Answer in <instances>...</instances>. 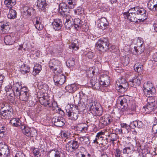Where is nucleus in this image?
<instances>
[{"mask_svg":"<svg viewBox=\"0 0 157 157\" xmlns=\"http://www.w3.org/2000/svg\"><path fill=\"white\" fill-rule=\"evenodd\" d=\"M39 101L41 105L44 106L52 108L54 112L61 113V115L64 113L63 110L58 107L56 102L53 100H51L48 97L43 96L40 97Z\"/></svg>","mask_w":157,"mask_h":157,"instance_id":"obj_1","label":"nucleus"},{"mask_svg":"<svg viewBox=\"0 0 157 157\" xmlns=\"http://www.w3.org/2000/svg\"><path fill=\"white\" fill-rule=\"evenodd\" d=\"M115 87L119 92L124 93L128 88V84L124 78H119L116 82Z\"/></svg>","mask_w":157,"mask_h":157,"instance_id":"obj_2","label":"nucleus"},{"mask_svg":"<svg viewBox=\"0 0 157 157\" xmlns=\"http://www.w3.org/2000/svg\"><path fill=\"white\" fill-rule=\"evenodd\" d=\"M53 80L56 85H62L66 82V76L61 71H57L53 77Z\"/></svg>","mask_w":157,"mask_h":157,"instance_id":"obj_3","label":"nucleus"},{"mask_svg":"<svg viewBox=\"0 0 157 157\" xmlns=\"http://www.w3.org/2000/svg\"><path fill=\"white\" fill-rule=\"evenodd\" d=\"M12 89L14 94L17 95L22 94L29 93L28 88L25 86L22 87L19 82L14 84Z\"/></svg>","mask_w":157,"mask_h":157,"instance_id":"obj_4","label":"nucleus"},{"mask_svg":"<svg viewBox=\"0 0 157 157\" xmlns=\"http://www.w3.org/2000/svg\"><path fill=\"white\" fill-rule=\"evenodd\" d=\"M96 46L99 51H105L109 49V43L106 38L100 39L96 44Z\"/></svg>","mask_w":157,"mask_h":157,"instance_id":"obj_5","label":"nucleus"},{"mask_svg":"<svg viewBox=\"0 0 157 157\" xmlns=\"http://www.w3.org/2000/svg\"><path fill=\"white\" fill-rule=\"evenodd\" d=\"M135 11L132 8L130 9L128 12H124V18L127 19L131 22L137 23L139 22L138 19L136 17V14Z\"/></svg>","mask_w":157,"mask_h":157,"instance_id":"obj_6","label":"nucleus"},{"mask_svg":"<svg viewBox=\"0 0 157 157\" xmlns=\"http://www.w3.org/2000/svg\"><path fill=\"white\" fill-rule=\"evenodd\" d=\"M99 81L100 86H102V90L105 91V88L108 86L110 83L109 77L105 75H101L100 77Z\"/></svg>","mask_w":157,"mask_h":157,"instance_id":"obj_7","label":"nucleus"},{"mask_svg":"<svg viewBox=\"0 0 157 157\" xmlns=\"http://www.w3.org/2000/svg\"><path fill=\"white\" fill-rule=\"evenodd\" d=\"M60 62L57 59H52L49 63L50 69L54 71H59L61 70V67Z\"/></svg>","mask_w":157,"mask_h":157,"instance_id":"obj_8","label":"nucleus"},{"mask_svg":"<svg viewBox=\"0 0 157 157\" xmlns=\"http://www.w3.org/2000/svg\"><path fill=\"white\" fill-rule=\"evenodd\" d=\"M89 105L90 111L95 113L97 116H100L101 115L102 112L101 110V107L99 103H90L89 104Z\"/></svg>","mask_w":157,"mask_h":157,"instance_id":"obj_9","label":"nucleus"},{"mask_svg":"<svg viewBox=\"0 0 157 157\" xmlns=\"http://www.w3.org/2000/svg\"><path fill=\"white\" fill-rule=\"evenodd\" d=\"M155 103L154 100L152 99L151 102H148L146 105L143 106L142 110L145 113H149L152 111L155 107Z\"/></svg>","mask_w":157,"mask_h":157,"instance_id":"obj_10","label":"nucleus"},{"mask_svg":"<svg viewBox=\"0 0 157 157\" xmlns=\"http://www.w3.org/2000/svg\"><path fill=\"white\" fill-rule=\"evenodd\" d=\"M67 115L69 119L72 121H75L78 117L79 111L77 109H75L72 111V109L70 108V109H66Z\"/></svg>","mask_w":157,"mask_h":157,"instance_id":"obj_11","label":"nucleus"},{"mask_svg":"<svg viewBox=\"0 0 157 157\" xmlns=\"http://www.w3.org/2000/svg\"><path fill=\"white\" fill-rule=\"evenodd\" d=\"M142 78V76L141 74L135 75L132 78L130 79V84L132 86H139L141 83Z\"/></svg>","mask_w":157,"mask_h":157,"instance_id":"obj_12","label":"nucleus"},{"mask_svg":"<svg viewBox=\"0 0 157 157\" xmlns=\"http://www.w3.org/2000/svg\"><path fill=\"white\" fill-rule=\"evenodd\" d=\"M132 10H135L138 15H140L142 17L141 19H138L139 22H142L146 18V11L144 9H139L138 7H136L132 8Z\"/></svg>","mask_w":157,"mask_h":157,"instance_id":"obj_13","label":"nucleus"},{"mask_svg":"<svg viewBox=\"0 0 157 157\" xmlns=\"http://www.w3.org/2000/svg\"><path fill=\"white\" fill-rule=\"evenodd\" d=\"M144 91L145 94L149 95L153 94L155 92V89L153 87L152 84L151 83L147 82L144 83Z\"/></svg>","mask_w":157,"mask_h":157,"instance_id":"obj_14","label":"nucleus"},{"mask_svg":"<svg viewBox=\"0 0 157 157\" xmlns=\"http://www.w3.org/2000/svg\"><path fill=\"white\" fill-rule=\"evenodd\" d=\"M97 26L99 29L105 30L108 26L109 23L106 19L105 17H102L97 20Z\"/></svg>","mask_w":157,"mask_h":157,"instance_id":"obj_15","label":"nucleus"},{"mask_svg":"<svg viewBox=\"0 0 157 157\" xmlns=\"http://www.w3.org/2000/svg\"><path fill=\"white\" fill-rule=\"evenodd\" d=\"M52 121L55 125L57 127H62L64 125L65 123L64 119L61 117H53Z\"/></svg>","mask_w":157,"mask_h":157,"instance_id":"obj_16","label":"nucleus"},{"mask_svg":"<svg viewBox=\"0 0 157 157\" xmlns=\"http://www.w3.org/2000/svg\"><path fill=\"white\" fill-rule=\"evenodd\" d=\"M12 114L11 108H8L6 110L4 109L2 111L1 110L0 112V115L3 119L9 118L11 117Z\"/></svg>","mask_w":157,"mask_h":157,"instance_id":"obj_17","label":"nucleus"},{"mask_svg":"<svg viewBox=\"0 0 157 157\" xmlns=\"http://www.w3.org/2000/svg\"><path fill=\"white\" fill-rule=\"evenodd\" d=\"M147 6L151 11L157 12V0H150L147 3Z\"/></svg>","mask_w":157,"mask_h":157,"instance_id":"obj_18","label":"nucleus"},{"mask_svg":"<svg viewBox=\"0 0 157 157\" xmlns=\"http://www.w3.org/2000/svg\"><path fill=\"white\" fill-rule=\"evenodd\" d=\"M0 144V156L3 155L4 157H8L10 154V150L7 145Z\"/></svg>","mask_w":157,"mask_h":157,"instance_id":"obj_19","label":"nucleus"},{"mask_svg":"<svg viewBox=\"0 0 157 157\" xmlns=\"http://www.w3.org/2000/svg\"><path fill=\"white\" fill-rule=\"evenodd\" d=\"M79 85L76 83L69 85L65 87L66 91L69 93H73L79 88Z\"/></svg>","mask_w":157,"mask_h":157,"instance_id":"obj_20","label":"nucleus"},{"mask_svg":"<svg viewBox=\"0 0 157 157\" xmlns=\"http://www.w3.org/2000/svg\"><path fill=\"white\" fill-rule=\"evenodd\" d=\"M23 133L25 135L28 136H33L34 135H36V131L35 129H32L31 130L30 128L29 127H25L23 131Z\"/></svg>","mask_w":157,"mask_h":157,"instance_id":"obj_21","label":"nucleus"},{"mask_svg":"<svg viewBox=\"0 0 157 157\" xmlns=\"http://www.w3.org/2000/svg\"><path fill=\"white\" fill-rule=\"evenodd\" d=\"M33 22L35 28L38 30H41L43 28L41 20L40 17H37L33 19Z\"/></svg>","mask_w":157,"mask_h":157,"instance_id":"obj_22","label":"nucleus"},{"mask_svg":"<svg viewBox=\"0 0 157 157\" xmlns=\"http://www.w3.org/2000/svg\"><path fill=\"white\" fill-rule=\"evenodd\" d=\"M91 86L94 89L102 90V86H100L99 81L97 82V79L95 78H93L90 81Z\"/></svg>","mask_w":157,"mask_h":157,"instance_id":"obj_23","label":"nucleus"},{"mask_svg":"<svg viewBox=\"0 0 157 157\" xmlns=\"http://www.w3.org/2000/svg\"><path fill=\"white\" fill-rule=\"evenodd\" d=\"M17 40L15 39L14 36L12 37L10 35L6 36L4 38V42L6 45H12L15 42H17Z\"/></svg>","mask_w":157,"mask_h":157,"instance_id":"obj_24","label":"nucleus"},{"mask_svg":"<svg viewBox=\"0 0 157 157\" xmlns=\"http://www.w3.org/2000/svg\"><path fill=\"white\" fill-rule=\"evenodd\" d=\"M117 102L120 104L122 108H125L127 106V100L123 96H119L117 99Z\"/></svg>","mask_w":157,"mask_h":157,"instance_id":"obj_25","label":"nucleus"},{"mask_svg":"<svg viewBox=\"0 0 157 157\" xmlns=\"http://www.w3.org/2000/svg\"><path fill=\"white\" fill-rule=\"evenodd\" d=\"M73 25L74 30L77 31L82 26V29H84L83 26L84 24L82 25V24L81 23V20L78 18H75L73 21Z\"/></svg>","mask_w":157,"mask_h":157,"instance_id":"obj_26","label":"nucleus"},{"mask_svg":"<svg viewBox=\"0 0 157 157\" xmlns=\"http://www.w3.org/2000/svg\"><path fill=\"white\" fill-rule=\"evenodd\" d=\"M0 27L3 33L8 32L10 29L9 23L5 21L0 22Z\"/></svg>","mask_w":157,"mask_h":157,"instance_id":"obj_27","label":"nucleus"},{"mask_svg":"<svg viewBox=\"0 0 157 157\" xmlns=\"http://www.w3.org/2000/svg\"><path fill=\"white\" fill-rule=\"evenodd\" d=\"M144 46L141 44H140V46L137 47L134 46L132 51L133 54L136 55L137 54H141L144 52Z\"/></svg>","mask_w":157,"mask_h":157,"instance_id":"obj_28","label":"nucleus"},{"mask_svg":"<svg viewBox=\"0 0 157 157\" xmlns=\"http://www.w3.org/2000/svg\"><path fill=\"white\" fill-rule=\"evenodd\" d=\"M53 28L55 30L60 29L61 27L62 22L59 19L55 20L52 23Z\"/></svg>","mask_w":157,"mask_h":157,"instance_id":"obj_29","label":"nucleus"},{"mask_svg":"<svg viewBox=\"0 0 157 157\" xmlns=\"http://www.w3.org/2000/svg\"><path fill=\"white\" fill-rule=\"evenodd\" d=\"M61 153L57 150H52L48 152L47 157H60Z\"/></svg>","mask_w":157,"mask_h":157,"instance_id":"obj_30","label":"nucleus"},{"mask_svg":"<svg viewBox=\"0 0 157 157\" xmlns=\"http://www.w3.org/2000/svg\"><path fill=\"white\" fill-rule=\"evenodd\" d=\"M101 119L100 122L104 125H107L109 124L112 121V119L110 116L109 115H106L104 117H101Z\"/></svg>","mask_w":157,"mask_h":157,"instance_id":"obj_31","label":"nucleus"},{"mask_svg":"<svg viewBox=\"0 0 157 157\" xmlns=\"http://www.w3.org/2000/svg\"><path fill=\"white\" fill-rule=\"evenodd\" d=\"M134 146L132 144H129V146L126 147L123 149V153L124 154H129L132 152L134 151Z\"/></svg>","mask_w":157,"mask_h":157,"instance_id":"obj_32","label":"nucleus"},{"mask_svg":"<svg viewBox=\"0 0 157 157\" xmlns=\"http://www.w3.org/2000/svg\"><path fill=\"white\" fill-rule=\"evenodd\" d=\"M37 6L39 9L41 10H44L46 6V0H37Z\"/></svg>","mask_w":157,"mask_h":157,"instance_id":"obj_33","label":"nucleus"},{"mask_svg":"<svg viewBox=\"0 0 157 157\" xmlns=\"http://www.w3.org/2000/svg\"><path fill=\"white\" fill-rule=\"evenodd\" d=\"M59 11L62 12L63 13H62V14L65 13L66 12L67 8H68V5L67 3H65L63 2H62L59 3Z\"/></svg>","mask_w":157,"mask_h":157,"instance_id":"obj_34","label":"nucleus"},{"mask_svg":"<svg viewBox=\"0 0 157 157\" xmlns=\"http://www.w3.org/2000/svg\"><path fill=\"white\" fill-rule=\"evenodd\" d=\"M17 17V12L15 10L10 8L8 14V18L10 19H14Z\"/></svg>","mask_w":157,"mask_h":157,"instance_id":"obj_35","label":"nucleus"},{"mask_svg":"<svg viewBox=\"0 0 157 157\" xmlns=\"http://www.w3.org/2000/svg\"><path fill=\"white\" fill-rule=\"evenodd\" d=\"M77 139L82 144H88L90 143L89 139L87 136H78Z\"/></svg>","mask_w":157,"mask_h":157,"instance_id":"obj_36","label":"nucleus"},{"mask_svg":"<svg viewBox=\"0 0 157 157\" xmlns=\"http://www.w3.org/2000/svg\"><path fill=\"white\" fill-rule=\"evenodd\" d=\"M69 9H73L76 5V0H65Z\"/></svg>","mask_w":157,"mask_h":157,"instance_id":"obj_37","label":"nucleus"},{"mask_svg":"<svg viewBox=\"0 0 157 157\" xmlns=\"http://www.w3.org/2000/svg\"><path fill=\"white\" fill-rule=\"evenodd\" d=\"M41 70V65L38 64H36L33 67L32 74L34 75H36L39 73Z\"/></svg>","mask_w":157,"mask_h":157,"instance_id":"obj_38","label":"nucleus"},{"mask_svg":"<svg viewBox=\"0 0 157 157\" xmlns=\"http://www.w3.org/2000/svg\"><path fill=\"white\" fill-rule=\"evenodd\" d=\"M10 123L16 127L19 126L21 124V121L18 118H13L10 121Z\"/></svg>","mask_w":157,"mask_h":157,"instance_id":"obj_39","label":"nucleus"},{"mask_svg":"<svg viewBox=\"0 0 157 157\" xmlns=\"http://www.w3.org/2000/svg\"><path fill=\"white\" fill-rule=\"evenodd\" d=\"M78 128L79 130L83 133L86 132L87 130V125L84 123H81L78 124Z\"/></svg>","mask_w":157,"mask_h":157,"instance_id":"obj_40","label":"nucleus"},{"mask_svg":"<svg viewBox=\"0 0 157 157\" xmlns=\"http://www.w3.org/2000/svg\"><path fill=\"white\" fill-rule=\"evenodd\" d=\"M70 49L76 51L79 49V45L78 41L75 40L72 41L71 44L69 46Z\"/></svg>","mask_w":157,"mask_h":157,"instance_id":"obj_41","label":"nucleus"},{"mask_svg":"<svg viewBox=\"0 0 157 157\" xmlns=\"http://www.w3.org/2000/svg\"><path fill=\"white\" fill-rule=\"evenodd\" d=\"M16 3V0H5L4 1L5 4L7 7L10 9Z\"/></svg>","mask_w":157,"mask_h":157,"instance_id":"obj_42","label":"nucleus"},{"mask_svg":"<svg viewBox=\"0 0 157 157\" xmlns=\"http://www.w3.org/2000/svg\"><path fill=\"white\" fill-rule=\"evenodd\" d=\"M18 96H19V98L21 100L25 101H28L30 97L29 93L21 94Z\"/></svg>","mask_w":157,"mask_h":157,"instance_id":"obj_43","label":"nucleus"},{"mask_svg":"<svg viewBox=\"0 0 157 157\" xmlns=\"http://www.w3.org/2000/svg\"><path fill=\"white\" fill-rule=\"evenodd\" d=\"M65 28L67 30H74L73 21L64 22Z\"/></svg>","mask_w":157,"mask_h":157,"instance_id":"obj_44","label":"nucleus"},{"mask_svg":"<svg viewBox=\"0 0 157 157\" xmlns=\"http://www.w3.org/2000/svg\"><path fill=\"white\" fill-rule=\"evenodd\" d=\"M30 67L26 64H23L21 67V71L22 73L24 74L26 73L29 71Z\"/></svg>","mask_w":157,"mask_h":157,"instance_id":"obj_45","label":"nucleus"},{"mask_svg":"<svg viewBox=\"0 0 157 157\" xmlns=\"http://www.w3.org/2000/svg\"><path fill=\"white\" fill-rule=\"evenodd\" d=\"M63 21L65 22H68L71 21H73L72 17L69 14L66 13L64 14Z\"/></svg>","mask_w":157,"mask_h":157,"instance_id":"obj_46","label":"nucleus"},{"mask_svg":"<svg viewBox=\"0 0 157 157\" xmlns=\"http://www.w3.org/2000/svg\"><path fill=\"white\" fill-rule=\"evenodd\" d=\"M132 124L134 126L136 127L137 126L139 128H141L143 125V124L142 121H133Z\"/></svg>","mask_w":157,"mask_h":157,"instance_id":"obj_47","label":"nucleus"},{"mask_svg":"<svg viewBox=\"0 0 157 157\" xmlns=\"http://www.w3.org/2000/svg\"><path fill=\"white\" fill-rule=\"evenodd\" d=\"M138 63L136 64L134 67V69L135 71L140 73L142 72L143 68L142 66L141 65H138Z\"/></svg>","mask_w":157,"mask_h":157,"instance_id":"obj_48","label":"nucleus"},{"mask_svg":"<svg viewBox=\"0 0 157 157\" xmlns=\"http://www.w3.org/2000/svg\"><path fill=\"white\" fill-rule=\"evenodd\" d=\"M75 63V59L73 58H71L68 59L66 63L67 66L68 67H73Z\"/></svg>","mask_w":157,"mask_h":157,"instance_id":"obj_49","label":"nucleus"},{"mask_svg":"<svg viewBox=\"0 0 157 157\" xmlns=\"http://www.w3.org/2000/svg\"><path fill=\"white\" fill-rule=\"evenodd\" d=\"M6 128L2 125H0V137H3L5 134Z\"/></svg>","mask_w":157,"mask_h":157,"instance_id":"obj_50","label":"nucleus"},{"mask_svg":"<svg viewBox=\"0 0 157 157\" xmlns=\"http://www.w3.org/2000/svg\"><path fill=\"white\" fill-rule=\"evenodd\" d=\"M0 108L6 110L8 108H11V107L8 104L3 102L0 104Z\"/></svg>","mask_w":157,"mask_h":157,"instance_id":"obj_51","label":"nucleus"},{"mask_svg":"<svg viewBox=\"0 0 157 157\" xmlns=\"http://www.w3.org/2000/svg\"><path fill=\"white\" fill-rule=\"evenodd\" d=\"M83 12V10L81 7H78L76 8V9L74 10L75 14L77 15L82 14Z\"/></svg>","mask_w":157,"mask_h":157,"instance_id":"obj_52","label":"nucleus"},{"mask_svg":"<svg viewBox=\"0 0 157 157\" xmlns=\"http://www.w3.org/2000/svg\"><path fill=\"white\" fill-rule=\"evenodd\" d=\"M70 133L68 131H63L61 132V135L62 137L68 138L70 136Z\"/></svg>","mask_w":157,"mask_h":157,"instance_id":"obj_53","label":"nucleus"},{"mask_svg":"<svg viewBox=\"0 0 157 157\" xmlns=\"http://www.w3.org/2000/svg\"><path fill=\"white\" fill-rule=\"evenodd\" d=\"M66 147L67 151L69 152H71L74 151L70 141L66 145Z\"/></svg>","mask_w":157,"mask_h":157,"instance_id":"obj_54","label":"nucleus"},{"mask_svg":"<svg viewBox=\"0 0 157 157\" xmlns=\"http://www.w3.org/2000/svg\"><path fill=\"white\" fill-rule=\"evenodd\" d=\"M74 151L77 149L78 147V142L76 141L72 140L70 141Z\"/></svg>","mask_w":157,"mask_h":157,"instance_id":"obj_55","label":"nucleus"},{"mask_svg":"<svg viewBox=\"0 0 157 157\" xmlns=\"http://www.w3.org/2000/svg\"><path fill=\"white\" fill-rule=\"evenodd\" d=\"M117 135L113 133L111 134L110 136L109 140L113 142L112 143L113 144L114 141L117 140Z\"/></svg>","mask_w":157,"mask_h":157,"instance_id":"obj_56","label":"nucleus"},{"mask_svg":"<svg viewBox=\"0 0 157 157\" xmlns=\"http://www.w3.org/2000/svg\"><path fill=\"white\" fill-rule=\"evenodd\" d=\"M33 153L34 155L36 157H39L40 156L39 150L37 148H34L33 150Z\"/></svg>","mask_w":157,"mask_h":157,"instance_id":"obj_57","label":"nucleus"},{"mask_svg":"<svg viewBox=\"0 0 157 157\" xmlns=\"http://www.w3.org/2000/svg\"><path fill=\"white\" fill-rule=\"evenodd\" d=\"M136 108V105L135 104H133L131 105L130 110L131 111V112H129V114H132L135 112V110Z\"/></svg>","mask_w":157,"mask_h":157,"instance_id":"obj_58","label":"nucleus"},{"mask_svg":"<svg viewBox=\"0 0 157 157\" xmlns=\"http://www.w3.org/2000/svg\"><path fill=\"white\" fill-rule=\"evenodd\" d=\"M121 127L123 129L125 128L128 132V130L130 129V126L125 123H121Z\"/></svg>","mask_w":157,"mask_h":157,"instance_id":"obj_59","label":"nucleus"},{"mask_svg":"<svg viewBox=\"0 0 157 157\" xmlns=\"http://www.w3.org/2000/svg\"><path fill=\"white\" fill-rule=\"evenodd\" d=\"M15 157H25V155L22 151H17L15 156Z\"/></svg>","mask_w":157,"mask_h":157,"instance_id":"obj_60","label":"nucleus"},{"mask_svg":"<svg viewBox=\"0 0 157 157\" xmlns=\"http://www.w3.org/2000/svg\"><path fill=\"white\" fill-rule=\"evenodd\" d=\"M85 55L86 57H88L89 59H92L94 56V53L90 51L88 52Z\"/></svg>","mask_w":157,"mask_h":157,"instance_id":"obj_61","label":"nucleus"},{"mask_svg":"<svg viewBox=\"0 0 157 157\" xmlns=\"http://www.w3.org/2000/svg\"><path fill=\"white\" fill-rule=\"evenodd\" d=\"M13 87V86H12L10 85H8L5 87V90L7 92L11 91L13 93V91L12 89Z\"/></svg>","mask_w":157,"mask_h":157,"instance_id":"obj_62","label":"nucleus"},{"mask_svg":"<svg viewBox=\"0 0 157 157\" xmlns=\"http://www.w3.org/2000/svg\"><path fill=\"white\" fill-rule=\"evenodd\" d=\"M81 150H82L84 151V152L83 153H82L81 151H80V153H81V157H85L86 155L87 154V152L86 149L85 148L83 147H82L81 148Z\"/></svg>","mask_w":157,"mask_h":157,"instance_id":"obj_63","label":"nucleus"},{"mask_svg":"<svg viewBox=\"0 0 157 157\" xmlns=\"http://www.w3.org/2000/svg\"><path fill=\"white\" fill-rule=\"evenodd\" d=\"M86 95L84 94L83 92H80L79 93V98L80 100H82L83 101V99H84L85 100V99H86Z\"/></svg>","mask_w":157,"mask_h":157,"instance_id":"obj_64","label":"nucleus"}]
</instances>
